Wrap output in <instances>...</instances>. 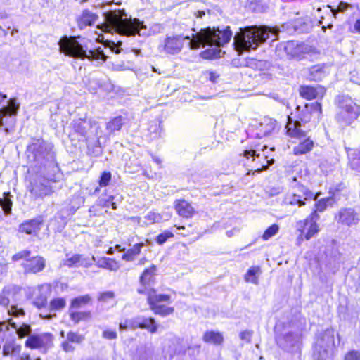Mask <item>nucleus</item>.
<instances>
[{"label":"nucleus","mask_w":360,"mask_h":360,"mask_svg":"<svg viewBox=\"0 0 360 360\" xmlns=\"http://www.w3.org/2000/svg\"><path fill=\"white\" fill-rule=\"evenodd\" d=\"M319 211H316V210H314L307 219H305L304 221H300L297 224V230L301 231V228H305L307 226H308L309 223H316L320 218L317 213Z\"/></svg>","instance_id":"nucleus-44"},{"label":"nucleus","mask_w":360,"mask_h":360,"mask_svg":"<svg viewBox=\"0 0 360 360\" xmlns=\"http://www.w3.org/2000/svg\"><path fill=\"white\" fill-rule=\"evenodd\" d=\"M313 112H321L320 103L315 102L311 104H306L303 108L300 105L296 107L297 114L296 120L288 116V122L285 126L287 134L292 138L301 139L306 136V131L302 129V122L307 123L311 120Z\"/></svg>","instance_id":"nucleus-6"},{"label":"nucleus","mask_w":360,"mask_h":360,"mask_svg":"<svg viewBox=\"0 0 360 360\" xmlns=\"http://www.w3.org/2000/svg\"><path fill=\"white\" fill-rule=\"evenodd\" d=\"M335 331L327 328L317 334L314 345V360H333L335 340Z\"/></svg>","instance_id":"nucleus-8"},{"label":"nucleus","mask_w":360,"mask_h":360,"mask_svg":"<svg viewBox=\"0 0 360 360\" xmlns=\"http://www.w3.org/2000/svg\"><path fill=\"white\" fill-rule=\"evenodd\" d=\"M70 316L71 320L75 323H77L82 320H85L91 316V313L89 311H75L73 309L70 310L69 309Z\"/></svg>","instance_id":"nucleus-42"},{"label":"nucleus","mask_w":360,"mask_h":360,"mask_svg":"<svg viewBox=\"0 0 360 360\" xmlns=\"http://www.w3.org/2000/svg\"><path fill=\"white\" fill-rule=\"evenodd\" d=\"M20 104L15 98H10L6 105L0 108V127H4L8 134L15 124V116L17 115Z\"/></svg>","instance_id":"nucleus-11"},{"label":"nucleus","mask_w":360,"mask_h":360,"mask_svg":"<svg viewBox=\"0 0 360 360\" xmlns=\"http://www.w3.org/2000/svg\"><path fill=\"white\" fill-rule=\"evenodd\" d=\"M232 37V32L229 27L221 30L219 28L210 27L201 29L195 34H192V39L189 42L190 48L196 49L199 47L207 46H221L229 42Z\"/></svg>","instance_id":"nucleus-5"},{"label":"nucleus","mask_w":360,"mask_h":360,"mask_svg":"<svg viewBox=\"0 0 360 360\" xmlns=\"http://www.w3.org/2000/svg\"><path fill=\"white\" fill-rule=\"evenodd\" d=\"M144 246L143 243H136L133 248L127 250L122 256V259L127 262L134 261L141 252V248Z\"/></svg>","instance_id":"nucleus-34"},{"label":"nucleus","mask_w":360,"mask_h":360,"mask_svg":"<svg viewBox=\"0 0 360 360\" xmlns=\"http://www.w3.org/2000/svg\"><path fill=\"white\" fill-rule=\"evenodd\" d=\"M221 50L219 49H207L200 53L202 58L210 59L220 57Z\"/></svg>","instance_id":"nucleus-49"},{"label":"nucleus","mask_w":360,"mask_h":360,"mask_svg":"<svg viewBox=\"0 0 360 360\" xmlns=\"http://www.w3.org/2000/svg\"><path fill=\"white\" fill-rule=\"evenodd\" d=\"M67 340L70 342L79 344L84 340V337L77 333L70 331L67 335Z\"/></svg>","instance_id":"nucleus-52"},{"label":"nucleus","mask_w":360,"mask_h":360,"mask_svg":"<svg viewBox=\"0 0 360 360\" xmlns=\"http://www.w3.org/2000/svg\"><path fill=\"white\" fill-rule=\"evenodd\" d=\"M252 334V330H243L240 333V338L247 342H250Z\"/></svg>","instance_id":"nucleus-62"},{"label":"nucleus","mask_w":360,"mask_h":360,"mask_svg":"<svg viewBox=\"0 0 360 360\" xmlns=\"http://www.w3.org/2000/svg\"><path fill=\"white\" fill-rule=\"evenodd\" d=\"M26 156L32 172L30 193L35 198H43L53 192V184L63 179L56 161V153L51 142L34 139L27 146Z\"/></svg>","instance_id":"nucleus-1"},{"label":"nucleus","mask_w":360,"mask_h":360,"mask_svg":"<svg viewBox=\"0 0 360 360\" xmlns=\"http://www.w3.org/2000/svg\"><path fill=\"white\" fill-rule=\"evenodd\" d=\"M89 40L78 37L77 38L63 37L59 41L60 51L65 55L77 59L89 60H102L106 61V56L101 47L89 49Z\"/></svg>","instance_id":"nucleus-4"},{"label":"nucleus","mask_w":360,"mask_h":360,"mask_svg":"<svg viewBox=\"0 0 360 360\" xmlns=\"http://www.w3.org/2000/svg\"><path fill=\"white\" fill-rule=\"evenodd\" d=\"M22 298L21 288L16 285L5 286L0 292V306L8 308L11 305L8 309L10 316H25L24 309L19 307Z\"/></svg>","instance_id":"nucleus-9"},{"label":"nucleus","mask_w":360,"mask_h":360,"mask_svg":"<svg viewBox=\"0 0 360 360\" xmlns=\"http://www.w3.org/2000/svg\"><path fill=\"white\" fill-rule=\"evenodd\" d=\"M279 30L276 27L266 25H252L240 28L233 38L235 50L241 54L244 51L256 49L259 45L264 44L267 39L271 41L277 39Z\"/></svg>","instance_id":"nucleus-3"},{"label":"nucleus","mask_w":360,"mask_h":360,"mask_svg":"<svg viewBox=\"0 0 360 360\" xmlns=\"http://www.w3.org/2000/svg\"><path fill=\"white\" fill-rule=\"evenodd\" d=\"M43 222V217L39 216L34 219L27 220L22 223L19 226L18 231L28 235H37L41 230Z\"/></svg>","instance_id":"nucleus-18"},{"label":"nucleus","mask_w":360,"mask_h":360,"mask_svg":"<svg viewBox=\"0 0 360 360\" xmlns=\"http://www.w3.org/2000/svg\"><path fill=\"white\" fill-rule=\"evenodd\" d=\"M104 20L97 25L103 32L127 37L146 35V26L137 18H128L124 10H110L103 13Z\"/></svg>","instance_id":"nucleus-2"},{"label":"nucleus","mask_w":360,"mask_h":360,"mask_svg":"<svg viewBox=\"0 0 360 360\" xmlns=\"http://www.w3.org/2000/svg\"><path fill=\"white\" fill-rule=\"evenodd\" d=\"M262 273L259 266H254L249 269L245 275V281L253 284H258V276Z\"/></svg>","instance_id":"nucleus-37"},{"label":"nucleus","mask_w":360,"mask_h":360,"mask_svg":"<svg viewBox=\"0 0 360 360\" xmlns=\"http://www.w3.org/2000/svg\"><path fill=\"white\" fill-rule=\"evenodd\" d=\"M155 270L156 266L154 265L152 266L150 268L145 269L140 277V283L143 285L148 284L152 279L153 276H154Z\"/></svg>","instance_id":"nucleus-45"},{"label":"nucleus","mask_w":360,"mask_h":360,"mask_svg":"<svg viewBox=\"0 0 360 360\" xmlns=\"http://www.w3.org/2000/svg\"><path fill=\"white\" fill-rule=\"evenodd\" d=\"M126 324L131 330H134L137 328H140V316H137L130 319H126Z\"/></svg>","instance_id":"nucleus-57"},{"label":"nucleus","mask_w":360,"mask_h":360,"mask_svg":"<svg viewBox=\"0 0 360 360\" xmlns=\"http://www.w3.org/2000/svg\"><path fill=\"white\" fill-rule=\"evenodd\" d=\"M350 167L352 170L360 172V155H355L351 159Z\"/></svg>","instance_id":"nucleus-58"},{"label":"nucleus","mask_w":360,"mask_h":360,"mask_svg":"<svg viewBox=\"0 0 360 360\" xmlns=\"http://www.w3.org/2000/svg\"><path fill=\"white\" fill-rule=\"evenodd\" d=\"M9 325L15 329L19 338H28L30 334H32L31 326L29 324L22 323L20 326H18V325L11 320L9 321V323L5 322L0 323V333L7 332Z\"/></svg>","instance_id":"nucleus-19"},{"label":"nucleus","mask_w":360,"mask_h":360,"mask_svg":"<svg viewBox=\"0 0 360 360\" xmlns=\"http://www.w3.org/2000/svg\"><path fill=\"white\" fill-rule=\"evenodd\" d=\"M258 149H250V150H245L243 152V155L248 159H250V158H252V160H255V158H259L260 153H257Z\"/></svg>","instance_id":"nucleus-59"},{"label":"nucleus","mask_w":360,"mask_h":360,"mask_svg":"<svg viewBox=\"0 0 360 360\" xmlns=\"http://www.w3.org/2000/svg\"><path fill=\"white\" fill-rule=\"evenodd\" d=\"M115 297V295L114 292H112V291H105V292H100L99 293V295H98V300L100 302L107 303L110 300H114Z\"/></svg>","instance_id":"nucleus-50"},{"label":"nucleus","mask_w":360,"mask_h":360,"mask_svg":"<svg viewBox=\"0 0 360 360\" xmlns=\"http://www.w3.org/2000/svg\"><path fill=\"white\" fill-rule=\"evenodd\" d=\"M109 44V47L112 51L115 53H120L121 52L122 49L120 46L122 45V42L118 41L117 43H115L114 41H110Z\"/></svg>","instance_id":"nucleus-63"},{"label":"nucleus","mask_w":360,"mask_h":360,"mask_svg":"<svg viewBox=\"0 0 360 360\" xmlns=\"http://www.w3.org/2000/svg\"><path fill=\"white\" fill-rule=\"evenodd\" d=\"M299 193L288 194L284 199V202L288 205L302 207L305 204V200L313 198V193L304 186L298 187Z\"/></svg>","instance_id":"nucleus-16"},{"label":"nucleus","mask_w":360,"mask_h":360,"mask_svg":"<svg viewBox=\"0 0 360 360\" xmlns=\"http://www.w3.org/2000/svg\"><path fill=\"white\" fill-rule=\"evenodd\" d=\"M21 347L15 344L14 339L7 340L3 346V355L8 356L10 354H20Z\"/></svg>","instance_id":"nucleus-36"},{"label":"nucleus","mask_w":360,"mask_h":360,"mask_svg":"<svg viewBox=\"0 0 360 360\" xmlns=\"http://www.w3.org/2000/svg\"><path fill=\"white\" fill-rule=\"evenodd\" d=\"M66 305V300L63 297L53 299L50 302V310L58 311L63 309Z\"/></svg>","instance_id":"nucleus-47"},{"label":"nucleus","mask_w":360,"mask_h":360,"mask_svg":"<svg viewBox=\"0 0 360 360\" xmlns=\"http://www.w3.org/2000/svg\"><path fill=\"white\" fill-rule=\"evenodd\" d=\"M140 328L146 329L151 333H155L158 325L155 319L152 317L140 316Z\"/></svg>","instance_id":"nucleus-35"},{"label":"nucleus","mask_w":360,"mask_h":360,"mask_svg":"<svg viewBox=\"0 0 360 360\" xmlns=\"http://www.w3.org/2000/svg\"><path fill=\"white\" fill-rule=\"evenodd\" d=\"M241 65L250 68L257 70H268L270 63L265 60H257L255 58H247Z\"/></svg>","instance_id":"nucleus-29"},{"label":"nucleus","mask_w":360,"mask_h":360,"mask_svg":"<svg viewBox=\"0 0 360 360\" xmlns=\"http://www.w3.org/2000/svg\"><path fill=\"white\" fill-rule=\"evenodd\" d=\"M147 300L149 305L160 304L162 302H170V296L167 295H158L155 290L149 289L147 292Z\"/></svg>","instance_id":"nucleus-30"},{"label":"nucleus","mask_w":360,"mask_h":360,"mask_svg":"<svg viewBox=\"0 0 360 360\" xmlns=\"http://www.w3.org/2000/svg\"><path fill=\"white\" fill-rule=\"evenodd\" d=\"M333 203H334V200L333 198L328 197V198H322V199L318 200L315 203V205H314L315 210H316V211L322 212L324 210H326V209L327 208V207L328 205L332 206Z\"/></svg>","instance_id":"nucleus-46"},{"label":"nucleus","mask_w":360,"mask_h":360,"mask_svg":"<svg viewBox=\"0 0 360 360\" xmlns=\"http://www.w3.org/2000/svg\"><path fill=\"white\" fill-rule=\"evenodd\" d=\"M305 229H307V232L304 233V238L306 240H309L319 231V225L317 223L314 222L309 223L308 226L305 228H301V231H300L304 233Z\"/></svg>","instance_id":"nucleus-43"},{"label":"nucleus","mask_w":360,"mask_h":360,"mask_svg":"<svg viewBox=\"0 0 360 360\" xmlns=\"http://www.w3.org/2000/svg\"><path fill=\"white\" fill-rule=\"evenodd\" d=\"M65 266H89L91 264V259L85 258L82 255H74L67 259L64 263Z\"/></svg>","instance_id":"nucleus-28"},{"label":"nucleus","mask_w":360,"mask_h":360,"mask_svg":"<svg viewBox=\"0 0 360 360\" xmlns=\"http://www.w3.org/2000/svg\"><path fill=\"white\" fill-rule=\"evenodd\" d=\"M345 360H360V352L356 350L348 352L345 356Z\"/></svg>","instance_id":"nucleus-60"},{"label":"nucleus","mask_w":360,"mask_h":360,"mask_svg":"<svg viewBox=\"0 0 360 360\" xmlns=\"http://www.w3.org/2000/svg\"><path fill=\"white\" fill-rule=\"evenodd\" d=\"M288 56L290 58L297 57L303 51V44H299L295 41H288L281 45Z\"/></svg>","instance_id":"nucleus-27"},{"label":"nucleus","mask_w":360,"mask_h":360,"mask_svg":"<svg viewBox=\"0 0 360 360\" xmlns=\"http://www.w3.org/2000/svg\"><path fill=\"white\" fill-rule=\"evenodd\" d=\"M53 340V335L49 333L30 334L25 345L30 349L46 348L50 346Z\"/></svg>","instance_id":"nucleus-15"},{"label":"nucleus","mask_w":360,"mask_h":360,"mask_svg":"<svg viewBox=\"0 0 360 360\" xmlns=\"http://www.w3.org/2000/svg\"><path fill=\"white\" fill-rule=\"evenodd\" d=\"M203 340L208 343L219 345L223 342V337L218 332L207 331L204 334Z\"/></svg>","instance_id":"nucleus-39"},{"label":"nucleus","mask_w":360,"mask_h":360,"mask_svg":"<svg viewBox=\"0 0 360 360\" xmlns=\"http://www.w3.org/2000/svg\"><path fill=\"white\" fill-rule=\"evenodd\" d=\"M150 309L155 314L162 316H166L174 312V308L167 307L163 304H152L150 305Z\"/></svg>","instance_id":"nucleus-40"},{"label":"nucleus","mask_w":360,"mask_h":360,"mask_svg":"<svg viewBox=\"0 0 360 360\" xmlns=\"http://www.w3.org/2000/svg\"><path fill=\"white\" fill-rule=\"evenodd\" d=\"M96 262V265L100 268L109 269L111 271H117L119 268L118 263L113 259L108 257H101L96 260L95 257H92L91 262Z\"/></svg>","instance_id":"nucleus-31"},{"label":"nucleus","mask_w":360,"mask_h":360,"mask_svg":"<svg viewBox=\"0 0 360 360\" xmlns=\"http://www.w3.org/2000/svg\"><path fill=\"white\" fill-rule=\"evenodd\" d=\"M280 326L277 325L275 327L276 333V342L277 345L283 350L290 351L298 342L299 336L290 331L279 330Z\"/></svg>","instance_id":"nucleus-13"},{"label":"nucleus","mask_w":360,"mask_h":360,"mask_svg":"<svg viewBox=\"0 0 360 360\" xmlns=\"http://www.w3.org/2000/svg\"><path fill=\"white\" fill-rule=\"evenodd\" d=\"M328 72L326 70V65L323 64H318L311 67L309 69L308 79L311 81H321Z\"/></svg>","instance_id":"nucleus-26"},{"label":"nucleus","mask_w":360,"mask_h":360,"mask_svg":"<svg viewBox=\"0 0 360 360\" xmlns=\"http://www.w3.org/2000/svg\"><path fill=\"white\" fill-rule=\"evenodd\" d=\"M112 178V174L110 172H103L100 176L99 185L101 186H106L108 185Z\"/></svg>","instance_id":"nucleus-54"},{"label":"nucleus","mask_w":360,"mask_h":360,"mask_svg":"<svg viewBox=\"0 0 360 360\" xmlns=\"http://www.w3.org/2000/svg\"><path fill=\"white\" fill-rule=\"evenodd\" d=\"M26 274H37L42 271L46 266V259L41 256H34L27 259L21 264Z\"/></svg>","instance_id":"nucleus-17"},{"label":"nucleus","mask_w":360,"mask_h":360,"mask_svg":"<svg viewBox=\"0 0 360 360\" xmlns=\"http://www.w3.org/2000/svg\"><path fill=\"white\" fill-rule=\"evenodd\" d=\"M325 92V89L321 86H301L300 88V96L308 100L323 97Z\"/></svg>","instance_id":"nucleus-22"},{"label":"nucleus","mask_w":360,"mask_h":360,"mask_svg":"<svg viewBox=\"0 0 360 360\" xmlns=\"http://www.w3.org/2000/svg\"><path fill=\"white\" fill-rule=\"evenodd\" d=\"M174 207L178 214L184 218L192 217L195 213L194 208L185 200H175Z\"/></svg>","instance_id":"nucleus-24"},{"label":"nucleus","mask_w":360,"mask_h":360,"mask_svg":"<svg viewBox=\"0 0 360 360\" xmlns=\"http://www.w3.org/2000/svg\"><path fill=\"white\" fill-rule=\"evenodd\" d=\"M98 18L99 17L96 13L89 9H84L77 18L78 26L80 29H84L87 26H92L98 20Z\"/></svg>","instance_id":"nucleus-23"},{"label":"nucleus","mask_w":360,"mask_h":360,"mask_svg":"<svg viewBox=\"0 0 360 360\" xmlns=\"http://www.w3.org/2000/svg\"><path fill=\"white\" fill-rule=\"evenodd\" d=\"M50 292L51 288L49 285L44 284L39 286L33 300V304L39 309L45 307Z\"/></svg>","instance_id":"nucleus-20"},{"label":"nucleus","mask_w":360,"mask_h":360,"mask_svg":"<svg viewBox=\"0 0 360 360\" xmlns=\"http://www.w3.org/2000/svg\"><path fill=\"white\" fill-rule=\"evenodd\" d=\"M191 40V37L181 35H174L167 37L162 44L158 46V50L160 53H165L169 55H176L179 53L184 44V40Z\"/></svg>","instance_id":"nucleus-12"},{"label":"nucleus","mask_w":360,"mask_h":360,"mask_svg":"<svg viewBox=\"0 0 360 360\" xmlns=\"http://www.w3.org/2000/svg\"><path fill=\"white\" fill-rule=\"evenodd\" d=\"M31 255V251L29 250H23L22 251L18 252V253L15 254L12 257V260L14 262L18 261L20 259H25V261L27 259H29Z\"/></svg>","instance_id":"nucleus-53"},{"label":"nucleus","mask_w":360,"mask_h":360,"mask_svg":"<svg viewBox=\"0 0 360 360\" xmlns=\"http://www.w3.org/2000/svg\"><path fill=\"white\" fill-rule=\"evenodd\" d=\"M74 134L78 136L79 141H86L103 136V131L98 123L91 119H75L71 123Z\"/></svg>","instance_id":"nucleus-10"},{"label":"nucleus","mask_w":360,"mask_h":360,"mask_svg":"<svg viewBox=\"0 0 360 360\" xmlns=\"http://www.w3.org/2000/svg\"><path fill=\"white\" fill-rule=\"evenodd\" d=\"M124 120L125 119L122 116H117L108 122L106 123V131L108 134L110 136L115 131H120L124 123Z\"/></svg>","instance_id":"nucleus-32"},{"label":"nucleus","mask_w":360,"mask_h":360,"mask_svg":"<svg viewBox=\"0 0 360 360\" xmlns=\"http://www.w3.org/2000/svg\"><path fill=\"white\" fill-rule=\"evenodd\" d=\"M102 136H98L95 139L85 141L87 145L88 152L89 154L98 157L102 153V148L100 143V138Z\"/></svg>","instance_id":"nucleus-33"},{"label":"nucleus","mask_w":360,"mask_h":360,"mask_svg":"<svg viewBox=\"0 0 360 360\" xmlns=\"http://www.w3.org/2000/svg\"><path fill=\"white\" fill-rule=\"evenodd\" d=\"M335 103L338 108L335 120L340 125L348 126L359 117L360 107L349 96H337Z\"/></svg>","instance_id":"nucleus-7"},{"label":"nucleus","mask_w":360,"mask_h":360,"mask_svg":"<svg viewBox=\"0 0 360 360\" xmlns=\"http://www.w3.org/2000/svg\"><path fill=\"white\" fill-rule=\"evenodd\" d=\"M145 218L150 222V223H155L159 222L161 217L159 214H157L153 212H150L147 215H146Z\"/></svg>","instance_id":"nucleus-61"},{"label":"nucleus","mask_w":360,"mask_h":360,"mask_svg":"<svg viewBox=\"0 0 360 360\" xmlns=\"http://www.w3.org/2000/svg\"><path fill=\"white\" fill-rule=\"evenodd\" d=\"M279 230V226L278 224H274L267 228L262 235V239L264 240H267L271 238L272 236H275Z\"/></svg>","instance_id":"nucleus-48"},{"label":"nucleus","mask_w":360,"mask_h":360,"mask_svg":"<svg viewBox=\"0 0 360 360\" xmlns=\"http://www.w3.org/2000/svg\"><path fill=\"white\" fill-rule=\"evenodd\" d=\"M174 237L172 232L169 231H165L163 233H160L156 238V242L158 245H163L169 238Z\"/></svg>","instance_id":"nucleus-51"},{"label":"nucleus","mask_w":360,"mask_h":360,"mask_svg":"<svg viewBox=\"0 0 360 360\" xmlns=\"http://www.w3.org/2000/svg\"><path fill=\"white\" fill-rule=\"evenodd\" d=\"M299 143L293 148V153L295 155H304L311 151L314 147V141L307 136L298 139Z\"/></svg>","instance_id":"nucleus-25"},{"label":"nucleus","mask_w":360,"mask_h":360,"mask_svg":"<svg viewBox=\"0 0 360 360\" xmlns=\"http://www.w3.org/2000/svg\"><path fill=\"white\" fill-rule=\"evenodd\" d=\"M11 198L10 192L4 193V197L0 198V206L6 216L11 214L13 202Z\"/></svg>","instance_id":"nucleus-38"},{"label":"nucleus","mask_w":360,"mask_h":360,"mask_svg":"<svg viewBox=\"0 0 360 360\" xmlns=\"http://www.w3.org/2000/svg\"><path fill=\"white\" fill-rule=\"evenodd\" d=\"M276 121L270 117H264L257 127V138L261 139L271 134L276 128Z\"/></svg>","instance_id":"nucleus-21"},{"label":"nucleus","mask_w":360,"mask_h":360,"mask_svg":"<svg viewBox=\"0 0 360 360\" xmlns=\"http://www.w3.org/2000/svg\"><path fill=\"white\" fill-rule=\"evenodd\" d=\"M72 342H69L68 340L62 342L61 346L63 350L66 352H71L75 350V347L71 345Z\"/></svg>","instance_id":"nucleus-64"},{"label":"nucleus","mask_w":360,"mask_h":360,"mask_svg":"<svg viewBox=\"0 0 360 360\" xmlns=\"http://www.w3.org/2000/svg\"><path fill=\"white\" fill-rule=\"evenodd\" d=\"M91 298L89 295L79 296L74 298L70 304V310L73 309H77L82 306L86 305L91 301Z\"/></svg>","instance_id":"nucleus-41"},{"label":"nucleus","mask_w":360,"mask_h":360,"mask_svg":"<svg viewBox=\"0 0 360 360\" xmlns=\"http://www.w3.org/2000/svg\"><path fill=\"white\" fill-rule=\"evenodd\" d=\"M335 219L338 223L347 226L357 224L360 221V213L352 207L340 209Z\"/></svg>","instance_id":"nucleus-14"},{"label":"nucleus","mask_w":360,"mask_h":360,"mask_svg":"<svg viewBox=\"0 0 360 360\" xmlns=\"http://www.w3.org/2000/svg\"><path fill=\"white\" fill-rule=\"evenodd\" d=\"M349 6V4L341 1L339 3L336 8H331V11L333 13V15L336 18V15L338 13L345 12L348 8Z\"/></svg>","instance_id":"nucleus-56"},{"label":"nucleus","mask_w":360,"mask_h":360,"mask_svg":"<svg viewBox=\"0 0 360 360\" xmlns=\"http://www.w3.org/2000/svg\"><path fill=\"white\" fill-rule=\"evenodd\" d=\"M102 338L108 340H115L117 338V331L115 330L106 328L103 330L102 333Z\"/></svg>","instance_id":"nucleus-55"}]
</instances>
